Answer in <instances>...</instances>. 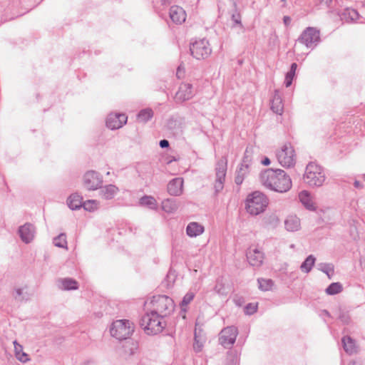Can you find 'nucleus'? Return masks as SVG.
<instances>
[{
  "label": "nucleus",
  "mask_w": 365,
  "mask_h": 365,
  "mask_svg": "<svg viewBox=\"0 0 365 365\" xmlns=\"http://www.w3.org/2000/svg\"><path fill=\"white\" fill-rule=\"evenodd\" d=\"M161 316L155 312H150L143 316L140 325L147 334L155 335L160 333L165 328V324L163 322Z\"/></svg>",
  "instance_id": "nucleus-2"
},
{
  "label": "nucleus",
  "mask_w": 365,
  "mask_h": 365,
  "mask_svg": "<svg viewBox=\"0 0 365 365\" xmlns=\"http://www.w3.org/2000/svg\"><path fill=\"white\" fill-rule=\"evenodd\" d=\"M193 96L192 85L190 83H181L175 94V100L177 103H182L191 99Z\"/></svg>",
  "instance_id": "nucleus-13"
},
{
  "label": "nucleus",
  "mask_w": 365,
  "mask_h": 365,
  "mask_svg": "<svg viewBox=\"0 0 365 365\" xmlns=\"http://www.w3.org/2000/svg\"><path fill=\"white\" fill-rule=\"evenodd\" d=\"M297 68V64L296 63H292L291 64L289 71H292V73H295Z\"/></svg>",
  "instance_id": "nucleus-49"
},
{
  "label": "nucleus",
  "mask_w": 365,
  "mask_h": 365,
  "mask_svg": "<svg viewBox=\"0 0 365 365\" xmlns=\"http://www.w3.org/2000/svg\"><path fill=\"white\" fill-rule=\"evenodd\" d=\"M204 232V227L195 222L188 224L186 228L187 235L190 237H197Z\"/></svg>",
  "instance_id": "nucleus-25"
},
{
  "label": "nucleus",
  "mask_w": 365,
  "mask_h": 365,
  "mask_svg": "<svg viewBox=\"0 0 365 365\" xmlns=\"http://www.w3.org/2000/svg\"><path fill=\"white\" fill-rule=\"evenodd\" d=\"M284 24L286 26H288L291 23V18L288 16H284L283 18Z\"/></svg>",
  "instance_id": "nucleus-48"
},
{
  "label": "nucleus",
  "mask_w": 365,
  "mask_h": 365,
  "mask_svg": "<svg viewBox=\"0 0 365 365\" xmlns=\"http://www.w3.org/2000/svg\"><path fill=\"white\" fill-rule=\"evenodd\" d=\"M257 309V304H252V303H250V304H248L245 307V313L247 314H250H250H252L255 312H256Z\"/></svg>",
  "instance_id": "nucleus-44"
},
{
  "label": "nucleus",
  "mask_w": 365,
  "mask_h": 365,
  "mask_svg": "<svg viewBox=\"0 0 365 365\" xmlns=\"http://www.w3.org/2000/svg\"><path fill=\"white\" fill-rule=\"evenodd\" d=\"M206 337L202 329L195 328L194 333L193 349L195 352H200L202 350Z\"/></svg>",
  "instance_id": "nucleus-19"
},
{
  "label": "nucleus",
  "mask_w": 365,
  "mask_h": 365,
  "mask_svg": "<svg viewBox=\"0 0 365 365\" xmlns=\"http://www.w3.org/2000/svg\"><path fill=\"white\" fill-rule=\"evenodd\" d=\"M354 187H356V188H361V187H362V185H361V183L359 181H358V180H356V181L354 182Z\"/></svg>",
  "instance_id": "nucleus-52"
},
{
  "label": "nucleus",
  "mask_w": 365,
  "mask_h": 365,
  "mask_svg": "<svg viewBox=\"0 0 365 365\" xmlns=\"http://www.w3.org/2000/svg\"><path fill=\"white\" fill-rule=\"evenodd\" d=\"M227 363L225 365H236L237 356L232 352H228L227 355Z\"/></svg>",
  "instance_id": "nucleus-43"
},
{
  "label": "nucleus",
  "mask_w": 365,
  "mask_h": 365,
  "mask_svg": "<svg viewBox=\"0 0 365 365\" xmlns=\"http://www.w3.org/2000/svg\"><path fill=\"white\" fill-rule=\"evenodd\" d=\"M163 4H170V0H161Z\"/></svg>",
  "instance_id": "nucleus-55"
},
{
  "label": "nucleus",
  "mask_w": 365,
  "mask_h": 365,
  "mask_svg": "<svg viewBox=\"0 0 365 365\" xmlns=\"http://www.w3.org/2000/svg\"><path fill=\"white\" fill-rule=\"evenodd\" d=\"M267 204L266 195L259 191H255L248 195L246 209L250 214L257 215L264 210Z\"/></svg>",
  "instance_id": "nucleus-4"
},
{
  "label": "nucleus",
  "mask_w": 365,
  "mask_h": 365,
  "mask_svg": "<svg viewBox=\"0 0 365 365\" xmlns=\"http://www.w3.org/2000/svg\"><path fill=\"white\" fill-rule=\"evenodd\" d=\"M178 207L177 201L174 199H166L162 202V208L166 212H173Z\"/></svg>",
  "instance_id": "nucleus-29"
},
{
  "label": "nucleus",
  "mask_w": 365,
  "mask_h": 365,
  "mask_svg": "<svg viewBox=\"0 0 365 365\" xmlns=\"http://www.w3.org/2000/svg\"><path fill=\"white\" fill-rule=\"evenodd\" d=\"M195 294L192 292H187L183 297L181 303L180 307L182 310L185 311V309L184 308L186 307L188 304H190L192 299H194Z\"/></svg>",
  "instance_id": "nucleus-39"
},
{
  "label": "nucleus",
  "mask_w": 365,
  "mask_h": 365,
  "mask_svg": "<svg viewBox=\"0 0 365 365\" xmlns=\"http://www.w3.org/2000/svg\"><path fill=\"white\" fill-rule=\"evenodd\" d=\"M140 204L143 206H147L150 209H155L157 206L156 200L148 195H145L140 199Z\"/></svg>",
  "instance_id": "nucleus-33"
},
{
  "label": "nucleus",
  "mask_w": 365,
  "mask_h": 365,
  "mask_svg": "<svg viewBox=\"0 0 365 365\" xmlns=\"http://www.w3.org/2000/svg\"><path fill=\"white\" fill-rule=\"evenodd\" d=\"M325 312V315H329V313L327 312V311H324Z\"/></svg>",
  "instance_id": "nucleus-57"
},
{
  "label": "nucleus",
  "mask_w": 365,
  "mask_h": 365,
  "mask_svg": "<svg viewBox=\"0 0 365 365\" xmlns=\"http://www.w3.org/2000/svg\"><path fill=\"white\" fill-rule=\"evenodd\" d=\"M284 108L282 98L277 91H274L272 99L271 100V109L277 114H282Z\"/></svg>",
  "instance_id": "nucleus-22"
},
{
  "label": "nucleus",
  "mask_w": 365,
  "mask_h": 365,
  "mask_svg": "<svg viewBox=\"0 0 365 365\" xmlns=\"http://www.w3.org/2000/svg\"><path fill=\"white\" fill-rule=\"evenodd\" d=\"M128 117L124 113H111L106 119V125L112 130L118 129L126 123Z\"/></svg>",
  "instance_id": "nucleus-14"
},
{
  "label": "nucleus",
  "mask_w": 365,
  "mask_h": 365,
  "mask_svg": "<svg viewBox=\"0 0 365 365\" xmlns=\"http://www.w3.org/2000/svg\"><path fill=\"white\" fill-rule=\"evenodd\" d=\"M19 234L21 240L28 244L34 238L35 227L27 222L19 228Z\"/></svg>",
  "instance_id": "nucleus-16"
},
{
  "label": "nucleus",
  "mask_w": 365,
  "mask_h": 365,
  "mask_svg": "<svg viewBox=\"0 0 365 365\" xmlns=\"http://www.w3.org/2000/svg\"><path fill=\"white\" fill-rule=\"evenodd\" d=\"M259 179L266 189L280 193L287 192L292 185L290 177L281 169H264L259 173Z\"/></svg>",
  "instance_id": "nucleus-1"
},
{
  "label": "nucleus",
  "mask_w": 365,
  "mask_h": 365,
  "mask_svg": "<svg viewBox=\"0 0 365 365\" xmlns=\"http://www.w3.org/2000/svg\"><path fill=\"white\" fill-rule=\"evenodd\" d=\"M170 18L176 24H181L185 22L186 13L185 10L179 6H172L169 12Z\"/></svg>",
  "instance_id": "nucleus-17"
},
{
  "label": "nucleus",
  "mask_w": 365,
  "mask_h": 365,
  "mask_svg": "<svg viewBox=\"0 0 365 365\" xmlns=\"http://www.w3.org/2000/svg\"><path fill=\"white\" fill-rule=\"evenodd\" d=\"M326 179L323 168L314 163H309L304 175V180L311 187H320Z\"/></svg>",
  "instance_id": "nucleus-3"
},
{
  "label": "nucleus",
  "mask_w": 365,
  "mask_h": 365,
  "mask_svg": "<svg viewBox=\"0 0 365 365\" xmlns=\"http://www.w3.org/2000/svg\"><path fill=\"white\" fill-rule=\"evenodd\" d=\"M183 191V179L182 178H176L173 179L168 184V192L173 196H179Z\"/></svg>",
  "instance_id": "nucleus-18"
},
{
  "label": "nucleus",
  "mask_w": 365,
  "mask_h": 365,
  "mask_svg": "<svg viewBox=\"0 0 365 365\" xmlns=\"http://www.w3.org/2000/svg\"><path fill=\"white\" fill-rule=\"evenodd\" d=\"M249 173V168L247 165H241L237 170L235 182L237 185H241L244 180L245 175Z\"/></svg>",
  "instance_id": "nucleus-32"
},
{
  "label": "nucleus",
  "mask_w": 365,
  "mask_h": 365,
  "mask_svg": "<svg viewBox=\"0 0 365 365\" xmlns=\"http://www.w3.org/2000/svg\"><path fill=\"white\" fill-rule=\"evenodd\" d=\"M14 351L15 356L16 359L21 362H27L29 361V358L28 357V354L24 352L23 346L19 344L16 341H14Z\"/></svg>",
  "instance_id": "nucleus-28"
},
{
  "label": "nucleus",
  "mask_w": 365,
  "mask_h": 365,
  "mask_svg": "<svg viewBox=\"0 0 365 365\" xmlns=\"http://www.w3.org/2000/svg\"><path fill=\"white\" fill-rule=\"evenodd\" d=\"M58 287L62 290H76L78 289V283L71 278H63L58 279Z\"/></svg>",
  "instance_id": "nucleus-24"
},
{
  "label": "nucleus",
  "mask_w": 365,
  "mask_h": 365,
  "mask_svg": "<svg viewBox=\"0 0 365 365\" xmlns=\"http://www.w3.org/2000/svg\"><path fill=\"white\" fill-rule=\"evenodd\" d=\"M294 75H295V73H292V71L287 72V73L286 74L285 82H284L286 87H289L292 85V80L294 77Z\"/></svg>",
  "instance_id": "nucleus-45"
},
{
  "label": "nucleus",
  "mask_w": 365,
  "mask_h": 365,
  "mask_svg": "<svg viewBox=\"0 0 365 365\" xmlns=\"http://www.w3.org/2000/svg\"><path fill=\"white\" fill-rule=\"evenodd\" d=\"M271 161L269 160V158H264V160H262V164L264 165H269L270 164Z\"/></svg>",
  "instance_id": "nucleus-50"
},
{
  "label": "nucleus",
  "mask_w": 365,
  "mask_h": 365,
  "mask_svg": "<svg viewBox=\"0 0 365 365\" xmlns=\"http://www.w3.org/2000/svg\"><path fill=\"white\" fill-rule=\"evenodd\" d=\"M307 48L314 47L320 41L319 31L314 27H307L297 40Z\"/></svg>",
  "instance_id": "nucleus-10"
},
{
  "label": "nucleus",
  "mask_w": 365,
  "mask_h": 365,
  "mask_svg": "<svg viewBox=\"0 0 365 365\" xmlns=\"http://www.w3.org/2000/svg\"><path fill=\"white\" fill-rule=\"evenodd\" d=\"M190 51L191 55L197 60L207 58L212 53L209 41L205 38L200 39L191 43Z\"/></svg>",
  "instance_id": "nucleus-8"
},
{
  "label": "nucleus",
  "mask_w": 365,
  "mask_h": 365,
  "mask_svg": "<svg viewBox=\"0 0 365 365\" xmlns=\"http://www.w3.org/2000/svg\"><path fill=\"white\" fill-rule=\"evenodd\" d=\"M102 183L101 175L95 170H89L83 176V185L89 190H97Z\"/></svg>",
  "instance_id": "nucleus-11"
},
{
  "label": "nucleus",
  "mask_w": 365,
  "mask_h": 365,
  "mask_svg": "<svg viewBox=\"0 0 365 365\" xmlns=\"http://www.w3.org/2000/svg\"><path fill=\"white\" fill-rule=\"evenodd\" d=\"M133 331V324L127 319L116 320L110 328L111 336L120 341L130 337Z\"/></svg>",
  "instance_id": "nucleus-6"
},
{
  "label": "nucleus",
  "mask_w": 365,
  "mask_h": 365,
  "mask_svg": "<svg viewBox=\"0 0 365 365\" xmlns=\"http://www.w3.org/2000/svg\"><path fill=\"white\" fill-rule=\"evenodd\" d=\"M153 111L151 108L141 110L137 115V119L140 123H146L153 117Z\"/></svg>",
  "instance_id": "nucleus-30"
},
{
  "label": "nucleus",
  "mask_w": 365,
  "mask_h": 365,
  "mask_svg": "<svg viewBox=\"0 0 365 365\" xmlns=\"http://www.w3.org/2000/svg\"><path fill=\"white\" fill-rule=\"evenodd\" d=\"M237 336V329L235 327H227L223 329L219 337V341L221 345L225 348L232 346L235 342Z\"/></svg>",
  "instance_id": "nucleus-12"
},
{
  "label": "nucleus",
  "mask_w": 365,
  "mask_h": 365,
  "mask_svg": "<svg viewBox=\"0 0 365 365\" xmlns=\"http://www.w3.org/2000/svg\"><path fill=\"white\" fill-rule=\"evenodd\" d=\"M343 348L348 354H354L358 351L355 341L350 336H344L341 339Z\"/></svg>",
  "instance_id": "nucleus-21"
},
{
  "label": "nucleus",
  "mask_w": 365,
  "mask_h": 365,
  "mask_svg": "<svg viewBox=\"0 0 365 365\" xmlns=\"http://www.w3.org/2000/svg\"><path fill=\"white\" fill-rule=\"evenodd\" d=\"M234 11L231 14V19L234 21L235 24L240 25L241 27H242V24L241 23V15L240 11L237 9V6L236 8H233Z\"/></svg>",
  "instance_id": "nucleus-41"
},
{
  "label": "nucleus",
  "mask_w": 365,
  "mask_h": 365,
  "mask_svg": "<svg viewBox=\"0 0 365 365\" xmlns=\"http://www.w3.org/2000/svg\"><path fill=\"white\" fill-rule=\"evenodd\" d=\"M153 306L152 312L161 316V318L170 314L174 309L175 304L173 300L165 295L154 296L151 300Z\"/></svg>",
  "instance_id": "nucleus-5"
},
{
  "label": "nucleus",
  "mask_w": 365,
  "mask_h": 365,
  "mask_svg": "<svg viewBox=\"0 0 365 365\" xmlns=\"http://www.w3.org/2000/svg\"><path fill=\"white\" fill-rule=\"evenodd\" d=\"M322 2H324L327 5H329L332 0H321Z\"/></svg>",
  "instance_id": "nucleus-54"
},
{
  "label": "nucleus",
  "mask_w": 365,
  "mask_h": 365,
  "mask_svg": "<svg viewBox=\"0 0 365 365\" xmlns=\"http://www.w3.org/2000/svg\"><path fill=\"white\" fill-rule=\"evenodd\" d=\"M284 226L287 231L295 232L300 229V220L294 215H290L284 221Z\"/></svg>",
  "instance_id": "nucleus-23"
},
{
  "label": "nucleus",
  "mask_w": 365,
  "mask_h": 365,
  "mask_svg": "<svg viewBox=\"0 0 365 365\" xmlns=\"http://www.w3.org/2000/svg\"><path fill=\"white\" fill-rule=\"evenodd\" d=\"M99 205V202L95 200H88L85 202H83V208L88 211H93L97 209Z\"/></svg>",
  "instance_id": "nucleus-36"
},
{
  "label": "nucleus",
  "mask_w": 365,
  "mask_h": 365,
  "mask_svg": "<svg viewBox=\"0 0 365 365\" xmlns=\"http://www.w3.org/2000/svg\"><path fill=\"white\" fill-rule=\"evenodd\" d=\"M321 271L325 273L329 279L334 274V266L331 264H321Z\"/></svg>",
  "instance_id": "nucleus-40"
},
{
  "label": "nucleus",
  "mask_w": 365,
  "mask_h": 365,
  "mask_svg": "<svg viewBox=\"0 0 365 365\" xmlns=\"http://www.w3.org/2000/svg\"><path fill=\"white\" fill-rule=\"evenodd\" d=\"M342 290L343 287L341 283L333 282L325 289V292L328 295H334L340 293Z\"/></svg>",
  "instance_id": "nucleus-34"
},
{
  "label": "nucleus",
  "mask_w": 365,
  "mask_h": 365,
  "mask_svg": "<svg viewBox=\"0 0 365 365\" xmlns=\"http://www.w3.org/2000/svg\"><path fill=\"white\" fill-rule=\"evenodd\" d=\"M276 158L279 163L284 168L294 166L296 163V154L292 144L286 143L280 149L277 150Z\"/></svg>",
  "instance_id": "nucleus-7"
},
{
  "label": "nucleus",
  "mask_w": 365,
  "mask_h": 365,
  "mask_svg": "<svg viewBox=\"0 0 365 365\" xmlns=\"http://www.w3.org/2000/svg\"><path fill=\"white\" fill-rule=\"evenodd\" d=\"M53 244L56 247L66 248L67 242L66 239V235L61 233L58 236L56 237L53 239Z\"/></svg>",
  "instance_id": "nucleus-37"
},
{
  "label": "nucleus",
  "mask_w": 365,
  "mask_h": 365,
  "mask_svg": "<svg viewBox=\"0 0 365 365\" xmlns=\"http://www.w3.org/2000/svg\"><path fill=\"white\" fill-rule=\"evenodd\" d=\"M227 160L226 157L221 158L216 163L215 175L216 179L214 184L215 193L217 194L224 187V182L225 180L227 172Z\"/></svg>",
  "instance_id": "nucleus-9"
},
{
  "label": "nucleus",
  "mask_w": 365,
  "mask_h": 365,
  "mask_svg": "<svg viewBox=\"0 0 365 365\" xmlns=\"http://www.w3.org/2000/svg\"><path fill=\"white\" fill-rule=\"evenodd\" d=\"M299 198L301 202L309 210H314V205L312 202L310 193L307 190H303L299 192Z\"/></svg>",
  "instance_id": "nucleus-27"
},
{
  "label": "nucleus",
  "mask_w": 365,
  "mask_h": 365,
  "mask_svg": "<svg viewBox=\"0 0 365 365\" xmlns=\"http://www.w3.org/2000/svg\"><path fill=\"white\" fill-rule=\"evenodd\" d=\"M183 75H184V68L182 65H180L178 67L176 76L178 78H181L183 77Z\"/></svg>",
  "instance_id": "nucleus-46"
},
{
  "label": "nucleus",
  "mask_w": 365,
  "mask_h": 365,
  "mask_svg": "<svg viewBox=\"0 0 365 365\" xmlns=\"http://www.w3.org/2000/svg\"><path fill=\"white\" fill-rule=\"evenodd\" d=\"M251 162H252V152L250 150H249L248 148H247L245 152V155H244L241 165H243V166L247 165L249 168Z\"/></svg>",
  "instance_id": "nucleus-42"
},
{
  "label": "nucleus",
  "mask_w": 365,
  "mask_h": 365,
  "mask_svg": "<svg viewBox=\"0 0 365 365\" xmlns=\"http://www.w3.org/2000/svg\"><path fill=\"white\" fill-rule=\"evenodd\" d=\"M351 13L353 14L351 16V19H356L358 18V16H359V14H358L357 11H355V10H352V11H351Z\"/></svg>",
  "instance_id": "nucleus-51"
},
{
  "label": "nucleus",
  "mask_w": 365,
  "mask_h": 365,
  "mask_svg": "<svg viewBox=\"0 0 365 365\" xmlns=\"http://www.w3.org/2000/svg\"><path fill=\"white\" fill-rule=\"evenodd\" d=\"M315 262V257L313 255L308 256L306 259L302 262L300 266L302 272L309 273L314 266Z\"/></svg>",
  "instance_id": "nucleus-31"
},
{
  "label": "nucleus",
  "mask_w": 365,
  "mask_h": 365,
  "mask_svg": "<svg viewBox=\"0 0 365 365\" xmlns=\"http://www.w3.org/2000/svg\"><path fill=\"white\" fill-rule=\"evenodd\" d=\"M15 294H14V297L15 300L18 302H23L24 300L29 299V294L25 292L24 293L23 289L21 288H16L14 289Z\"/></svg>",
  "instance_id": "nucleus-38"
},
{
  "label": "nucleus",
  "mask_w": 365,
  "mask_h": 365,
  "mask_svg": "<svg viewBox=\"0 0 365 365\" xmlns=\"http://www.w3.org/2000/svg\"><path fill=\"white\" fill-rule=\"evenodd\" d=\"M67 204L71 210L79 209L83 205V198L77 193H73L68 197Z\"/></svg>",
  "instance_id": "nucleus-26"
},
{
  "label": "nucleus",
  "mask_w": 365,
  "mask_h": 365,
  "mask_svg": "<svg viewBox=\"0 0 365 365\" xmlns=\"http://www.w3.org/2000/svg\"><path fill=\"white\" fill-rule=\"evenodd\" d=\"M259 289L262 291L270 290L274 284L273 281L270 279L260 278L257 279Z\"/></svg>",
  "instance_id": "nucleus-35"
},
{
  "label": "nucleus",
  "mask_w": 365,
  "mask_h": 365,
  "mask_svg": "<svg viewBox=\"0 0 365 365\" xmlns=\"http://www.w3.org/2000/svg\"><path fill=\"white\" fill-rule=\"evenodd\" d=\"M119 189L114 185H108L100 187V195L106 200H111L118 192Z\"/></svg>",
  "instance_id": "nucleus-20"
},
{
  "label": "nucleus",
  "mask_w": 365,
  "mask_h": 365,
  "mask_svg": "<svg viewBox=\"0 0 365 365\" xmlns=\"http://www.w3.org/2000/svg\"><path fill=\"white\" fill-rule=\"evenodd\" d=\"M232 2L233 8H236L237 6V0H230Z\"/></svg>",
  "instance_id": "nucleus-53"
},
{
  "label": "nucleus",
  "mask_w": 365,
  "mask_h": 365,
  "mask_svg": "<svg viewBox=\"0 0 365 365\" xmlns=\"http://www.w3.org/2000/svg\"><path fill=\"white\" fill-rule=\"evenodd\" d=\"M160 147L162 148H166L169 147V142L168 140L164 139L161 140L159 143Z\"/></svg>",
  "instance_id": "nucleus-47"
},
{
  "label": "nucleus",
  "mask_w": 365,
  "mask_h": 365,
  "mask_svg": "<svg viewBox=\"0 0 365 365\" xmlns=\"http://www.w3.org/2000/svg\"><path fill=\"white\" fill-rule=\"evenodd\" d=\"M282 1H285L286 0H281Z\"/></svg>",
  "instance_id": "nucleus-58"
},
{
  "label": "nucleus",
  "mask_w": 365,
  "mask_h": 365,
  "mask_svg": "<svg viewBox=\"0 0 365 365\" xmlns=\"http://www.w3.org/2000/svg\"><path fill=\"white\" fill-rule=\"evenodd\" d=\"M348 365H356V362L354 361H351L349 362Z\"/></svg>",
  "instance_id": "nucleus-56"
},
{
  "label": "nucleus",
  "mask_w": 365,
  "mask_h": 365,
  "mask_svg": "<svg viewBox=\"0 0 365 365\" xmlns=\"http://www.w3.org/2000/svg\"><path fill=\"white\" fill-rule=\"evenodd\" d=\"M246 256L249 264L252 267H259L263 263L264 254L257 248H249Z\"/></svg>",
  "instance_id": "nucleus-15"
}]
</instances>
